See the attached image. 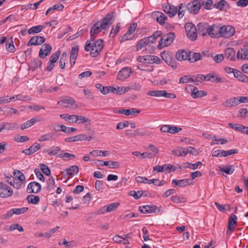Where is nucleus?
Listing matches in <instances>:
<instances>
[{
	"instance_id": "9b49d317",
	"label": "nucleus",
	"mask_w": 248,
	"mask_h": 248,
	"mask_svg": "<svg viewBox=\"0 0 248 248\" xmlns=\"http://www.w3.org/2000/svg\"><path fill=\"white\" fill-rule=\"evenodd\" d=\"M13 194V190L10 186L1 183V198H8L11 197Z\"/></svg>"
},
{
	"instance_id": "5701e85b",
	"label": "nucleus",
	"mask_w": 248,
	"mask_h": 248,
	"mask_svg": "<svg viewBox=\"0 0 248 248\" xmlns=\"http://www.w3.org/2000/svg\"><path fill=\"white\" fill-rule=\"evenodd\" d=\"M189 56V51H186L184 50H178L175 55L176 58L180 61L187 60Z\"/></svg>"
},
{
	"instance_id": "bb28decb",
	"label": "nucleus",
	"mask_w": 248,
	"mask_h": 248,
	"mask_svg": "<svg viewBox=\"0 0 248 248\" xmlns=\"http://www.w3.org/2000/svg\"><path fill=\"white\" fill-rule=\"evenodd\" d=\"M239 104L238 98L233 97L223 103V105L226 107H233Z\"/></svg>"
},
{
	"instance_id": "a19ab883",
	"label": "nucleus",
	"mask_w": 248,
	"mask_h": 248,
	"mask_svg": "<svg viewBox=\"0 0 248 248\" xmlns=\"http://www.w3.org/2000/svg\"><path fill=\"white\" fill-rule=\"evenodd\" d=\"M148 45H149V42L147 40V39L146 38V37L140 39L137 44V45H136L137 51H139V50L145 47L146 46H147Z\"/></svg>"
},
{
	"instance_id": "cd10ccee",
	"label": "nucleus",
	"mask_w": 248,
	"mask_h": 248,
	"mask_svg": "<svg viewBox=\"0 0 248 248\" xmlns=\"http://www.w3.org/2000/svg\"><path fill=\"white\" fill-rule=\"evenodd\" d=\"M225 56L227 59L234 61L235 60V52L231 47H227L225 49Z\"/></svg>"
},
{
	"instance_id": "393cba45",
	"label": "nucleus",
	"mask_w": 248,
	"mask_h": 248,
	"mask_svg": "<svg viewBox=\"0 0 248 248\" xmlns=\"http://www.w3.org/2000/svg\"><path fill=\"white\" fill-rule=\"evenodd\" d=\"M202 55L200 53L194 52L191 51H189V56L188 61L190 62H195L197 61L201 60Z\"/></svg>"
},
{
	"instance_id": "ea45409f",
	"label": "nucleus",
	"mask_w": 248,
	"mask_h": 248,
	"mask_svg": "<svg viewBox=\"0 0 248 248\" xmlns=\"http://www.w3.org/2000/svg\"><path fill=\"white\" fill-rule=\"evenodd\" d=\"M128 90L126 88H120L118 87L117 88H114L109 86V92L113 93H117L119 94H122L124 93L125 92L127 91Z\"/></svg>"
},
{
	"instance_id": "6e6552de",
	"label": "nucleus",
	"mask_w": 248,
	"mask_h": 248,
	"mask_svg": "<svg viewBox=\"0 0 248 248\" xmlns=\"http://www.w3.org/2000/svg\"><path fill=\"white\" fill-rule=\"evenodd\" d=\"M60 54L61 51L59 50L51 55L50 57L47 66L46 68V71H51L53 69L55 66V63L57 61Z\"/></svg>"
},
{
	"instance_id": "e433bc0d",
	"label": "nucleus",
	"mask_w": 248,
	"mask_h": 248,
	"mask_svg": "<svg viewBox=\"0 0 248 248\" xmlns=\"http://www.w3.org/2000/svg\"><path fill=\"white\" fill-rule=\"evenodd\" d=\"M75 103V100L71 97L62 99L58 102V105L63 106L64 107H68L69 105H73Z\"/></svg>"
},
{
	"instance_id": "2f4dec72",
	"label": "nucleus",
	"mask_w": 248,
	"mask_h": 248,
	"mask_svg": "<svg viewBox=\"0 0 248 248\" xmlns=\"http://www.w3.org/2000/svg\"><path fill=\"white\" fill-rule=\"evenodd\" d=\"M19 128L18 125L16 123H3L1 131L4 129L7 130H14Z\"/></svg>"
},
{
	"instance_id": "f257e3e1",
	"label": "nucleus",
	"mask_w": 248,
	"mask_h": 248,
	"mask_svg": "<svg viewBox=\"0 0 248 248\" xmlns=\"http://www.w3.org/2000/svg\"><path fill=\"white\" fill-rule=\"evenodd\" d=\"M175 36L173 32H169L162 36L158 42V49H161L170 45L173 43Z\"/></svg>"
},
{
	"instance_id": "6e6d98bb",
	"label": "nucleus",
	"mask_w": 248,
	"mask_h": 248,
	"mask_svg": "<svg viewBox=\"0 0 248 248\" xmlns=\"http://www.w3.org/2000/svg\"><path fill=\"white\" fill-rule=\"evenodd\" d=\"M186 9V6L185 4L181 3L179 6V10H178V17L179 18H182L184 16V13Z\"/></svg>"
},
{
	"instance_id": "de8ad7c7",
	"label": "nucleus",
	"mask_w": 248,
	"mask_h": 248,
	"mask_svg": "<svg viewBox=\"0 0 248 248\" xmlns=\"http://www.w3.org/2000/svg\"><path fill=\"white\" fill-rule=\"evenodd\" d=\"M27 200L29 203L33 204H36L39 202L40 198L38 196H35L34 195H30L28 196L27 198Z\"/></svg>"
},
{
	"instance_id": "37998d69",
	"label": "nucleus",
	"mask_w": 248,
	"mask_h": 248,
	"mask_svg": "<svg viewBox=\"0 0 248 248\" xmlns=\"http://www.w3.org/2000/svg\"><path fill=\"white\" fill-rule=\"evenodd\" d=\"M91 122V119L82 115H77L75 119V123L78 124H84L85 123H89L90 124Z\"/></svg>"
},
{
	"instance_id": "20e7f679",
	"label": "nucleus",
	"mask_w": 248,
	"mask_h": 248,
	"mask_svg": "<svg viewBox=\"0 0 248 248\" xmlns=\"http://www.w3.org/2000/svg\"><path fill=\"white\" fill-rule=\"evenodd\" d=\"M221 37L228 38L232 36L235 32V29L231 26H224L220 28Z\"/></svg>"
},
{
	"instance_id": "8fccbe9b",
	"label": "nucleus",
	"mask_w": 248,
	"mask_h": 248,
	"mask_svg": "<svg viewBox=\"0 0 248 248\" xmlns=\"http://www.w3.org/2000/svg\"><path fill=\"white\" fill-rule=\"evenodd\" d=\"M95 87L100 90L103 94H107L109 93V86L104 87L100 83H97L95 85Z\"/></svg>"
},
{
	"instance_id": "0eeeda50",
	"label": "nucleus",
	"mask_w": 248,
	"mask_h": 248,
	"mask_svg": "<svg viewBox=\"0 0 248 248\" xmlns=\"http://www.w3.org/2000/svg\"><path fill=\"white\" fill-rule=\"evenodd\" d=\"M112 13L108 14L101 21H100L101 28L103 30H108L112 24Z\"/></svg>"
},
{
	"instance_id": "bf43d9fd",
	"label": "nucleus",
	"mask_w": 248,
	"mask_h": 248,
	"mask_svg": "<svg viewBox=\"0 0 248 248\" xmlns=\"http://www.w3.org/2000/svg\"><path fill=\"white\" fill-rule=\"evenodd\" d=\"M40 168L43 171V172L46 175V176H50L51 174V171L50 169H49L48 167L44 164H41L40 165Z\"/></svg>"
},
{
	"instance_id": "b1692460",
	"label": "nucleus",
	"mask_w": 248,
	"mask_h": 248,
	"mask_svg": "<svg viewBox=\"0 0 248 248\" xmlns=\"http://www.w3.org/2000/svg\"><path fill=\"white\" fill-rule=\"evenodd\" d=\"M213 7L220 11L226 10L230 8L229 5L225 0H220V1L215 3Z\"/></svg>"
},
{
	"instance_id": "c756f323",
	"label": "nucleus",
	"mask_w": 248,
	"mask_h": 248,
	"mask_svg": "<svg viewBox=\"0 0 248 248\" xmlns=\"http://www.w3.org/2000/svg\"><path fill=\"white\" fill-rule=\"evenodd\" d=\"M172 183L174 184L176 186L180 187H184L190 185L189 180L188 179H184L181 180L173 179Z\"/></svg>"
},
{
	"instance_id": "dca6fc26",
	"label": "nucleus",
	"mask_w": 248,
	"mask_h": 248,
	"mask_svg": "<svg viewBox=\"0 0 248 248\" xmlns=\"http://www.w3.org/2000/svg\"><path fill=\"white\" fill-rule=\"evenodd\" d=\"M220 28L219 26L215 24L210 26L208 35L215 38L221 37Z\"/></svg>"
},
{
	"instance_id": "ddd939ff",
	"label": "nucleus",
	"mask_w": 248,
	"mask_h": 248,
	"mask_svg": "<svg viewBox=\"0 0 248 248\" xmlns=\"http://www.w3.org/2000/svg\"><path fill=\"white\" fill-rule=\"evenodd\" d=\"M41 189V185L36 182H31L28 186L27 191L29 193H37Z\"/></svg>"
},
{
	"instance_id": "423d86ee",
	"label": "nucleus",
	"mask_w": 248,
	"mask_h": 248,
	"mask_svg": "<svg viewBox=\"0 0 248 248\" xmlns=\"http://www.w3.org/2000/svg\"><path fill=\"white\" fill-rule=\"evenodd\" d=\"M238 152V150L235 149H231L228 151L217 150L213 152L212 156L215 157H226L233 155L234 154H237Z\"/></svg>"
},
{
	"instance_id": "052dcab7",
	"label": "nucleus",
	"mask_w": 248,
	"mask_h": 248,
	"mask_svg": "<svg viewBox=\"0 0 248 248\" xmlns=\"http://www.w3.org/2000/svg\"><path fill=\"white\" fill-rule=\"evenodd\" d=\"M170 199L172 201L177 203H184L186 202V199L183 197L172 196L170 197Z\"/></svg>"
},
{
	"instance_id": "0e129e2a",
	"label": "nucleus",
	"mask_w": 248,
	"mask_h": 248,
	"mask_svg": "<svg viewBox=\"0 0 248 248\" xmlns=\"http://www.w3.org/2000/svg\"><path fill=\"white\" fill-rule=\"evenodd\" d=\"M132 155L140 158H145V157L150 158V154H147L146 153H141L139 152L136 151L133 152Z\"/></svg>"
},
{
	"instance_id": "6ab92c4d",
	"label": "nucleus",
	"mask_w": 248,
	"mask_h": 248,
	"mask_svg": "<svg viewBox=\"0 0 248 248\" xmlns=\"http://www.w3.org/2000/svg\"><path fill=\"white\" fill-rule=\"evenodd\" d=\"M45 40V38L43 36H34L31 38L27 45L28 46L40 45L44 43Z\"/></svg>"
},
{
	"instance_id": "2eb2a0df",
	"label": "nucleus",
	"mask_w": 248,
	"mask_h": 248,
	"mask_svg": "<svg viewBox=\"0 0 248 248\" xmlns=\"http://www.w3.org/2000/svg\"><path fill=\"white\" fill-rule=\"evenodd\" d=\"M131 72V70L129 68H124L119 72L117 75V79L123 81L130 76Z\"/></svg>"
},
{
	"instance_id": "4468645a",
	"label": "nucleus",
	"mask_w": 248,
	"mask_h": 248,
	"mask_svg": "<svg viewBox=\"0 0 248 248\" xmlns=\"http://www.w3.org/2000/svg\"><path fill=\"white\" fill-rule=\"evenodd\" d=\"M103 30L100 27V21L96 22L91 28L90 31L91 39L93 41L95 39V36L100 32Z\"/></svg>"
},
{
	"instance_id": "4d7b16f0",
	"label": "nucleus",
	"mask_w": 248,
	"mask_h": 248,
	"mask_svg": "<svg viewBox=\"0 0 248 248\" xmlns=\"http://www.w3.org/2000/svg\"><path fill=\"white\" fill-rule=\"evenodd\" d=\"M150 55L140 56L137 57V60L140 62L145 63H150Z\"/></svg>"
},
{
	"instance_id": "f8f14e48",
	"label": "nucleus",
	"mask_w": 248,
	"mask_h": 248,
	"mask_svg": "<svg viewBox=\"0 0 248 248\" xmlns=\"http://www.w3.org/2000/svg\"><path fill=\"white\" fill-rule=\"evenodd\" d=\"M193 87V89H190L191 91V96L193 98H197L202 97L207 95V92L204 91H199L196 87H193L191 85H189L188 87H186V90H187V88Z\"/></svg>"
},
{
	"instance_id": "c9c22d12",
	"label": "nucleus",
	"mask_w": 248,
	"mask_h": 248,
	"mask_svg": "<svg viewBox=\"0 0 248 248\" xmlns=\"http://www.w3.org/2000/svg\"><path fill=\"white\" fill-rule=\"evenodd\" d=\"M172 154L175 156H185L186 155V153L185 148L177 147L172 151Z\"/></svg>"
},
{
	"instance_id": "338daca9",
	"label": "nucleus",
	"mask_w": 248,
	"mask_h": 248,
	"mask_svg": "<svg viewBox=\"0 0 248 248\" xmlns=\"http://www.w3.org/2000/svg\"><path fill=\"white\" fill-rule=\"evenodd\" d=\"M120 29V26L119 24H118L115 29L113 28H112L111 32L109 34V37L114 38L116 35L119 32Z\"/></svg>"
},
{
	"instance_id": "4c0bfd02",
	"label": "nucleus",
	"mask_w": 248,
	"mask_h": 248,
	"mask_svg": "<svg viewBox=\"0 0 248 248\" xmlns=\"http://www.w3.org/2000/svg\"><path fill=\"white\" fill-rule=\"evenodd\" d=\"M202 165L201 161H198L195 164H192L189 162H185L183 163L182 167L184 168H189L191 170H196L198 167Z\"/></svg>"
},
{
	"instance_id": "13d9d810",
	"label": "nucleus",
	"mask_w": 248,
	"mask_h": 248,
	"mask_svg": "<svg viewBox=\"0 0 248 248\" xmlns=\"http://www.w3.org/2000/svg\"><path fill=\"white\" fill-rule=\"evenodd\" d=\"M6 49L11 52H14L15 51V46L13 41L11 40L10 41L9 40L6 43Z\"/></svg>"
},
{
	"instance_id": "473e14b6",
	"label": "nucleus",
	"mask_w": 248,
	"mask_h": 248,
	"mask_svg": "<svg viewBox=\"0 0 248 248\" xmlns=\"http://www.w3.org/2000/svg\"><path fill=\"white\" fill-rule=\"evenodd\" d=\"M219 170L224 172L227 174H232L234 171V168L232 165H227L226 166H219Z\"/></svg>"
},
{
	"instance_id": "58836bf2",
	"label": "nucleus",
	"mask_w": 248,
	"mask_h": 248,
	"mask_svg": "<svg viewBox=\"0 0 248 248\" xmlns=\"http://www.w3.org/2000/svg\"><path fill=\"white\" fill-rule=\"evenodd\" d=\"M38 118H33L30 120L24 123L21 126V129H24L34 125L36 122L39 121Z\"/></svg>"
},
{
	"instance_id": "69168bd1",
	"label": "nucleus",
	"mask_w": 248,
	"mask_h": 248,
	"mask_svg": "<svg viewBox=\"0 0 248 248\" xmlns=\"http://www.w3.org/2000/svg\"><path fill=\"white\" fill-rule=\"evenodd\" d=\"M64 8V6L62 4H55L52 7H50L47 10V12H50L52 11L57 10L59 11H62Z\"/></svg>"
},
{
	"instance_id": "e2e57ef3",
	"label": "nucleus",
	"mask_w": 248,
	"mask_h": 248,
	"mask_svg": "<svg viewBox=\"0 0 248 248\" xmlns=\"http://www.w3.org/2000/svg\"><path fill=\"white\" fill-rule=\"evenodd\" d=\"M133 35H131V34H129L128 32L123 35L120 40L121 43L128 40H131L133 39Z\"/></svg>"
},
{
	"instance_id": "72a5a7b5",
	"label": "nucleus",
	"mask_w": 248,
	"mask_h": 248,
	"mask_svg": "<svg viewBox=\"0 0 248 248\" xmlns=\"http://www.w3.org/2000/svg\"><path fill=\"white\" fill-rule=\"evenodd\" d=\"M42 62L39 59H34L31 61L30 62V67L33 70L38 68H40L42 65Z\"/></svg>"
},
{
	"instance_id": "9d476101",
	"label": "nucleus",
	"mask_w": 248,
	"mask_h": 248,
	"mask_svg": "<svg viewBox=\"0 0 248 248\" xmlns=\"http://www.w3.org/2000/svg\"><path fill=\"white\" fill-rule=\"evenodd\" d=\"M161 56L163 60L174 69L177 68V64L175 60L173 59L168 53L164 52L161 53Z\"/></svg>"
},
{
	"instance_id": "3c124183",
	"label": "nucleus",
	"mask_w": 248,
	"mask_h": 248,
	"mask_svg": "<svg viewBox=\"0 0 248 248\" xmlns=\"http://www.w3.org/2000/svg\"><path fill=\"white\" fill-rule=\"evenodd\" d=\"M208 81H211L212 82L216 83H220L223 82L222 79L217 77L215 73L209 74V78H208Z\"/></svg>"
},
{
	"instance_id": "603ef678",
	"label": "nucleus",
	"mask_w": 248,
	"mask_h": 248,
	"mask_svg": "<svg viewBox=\"0 0 248 248\" xmlns=\"http://www.w3.org/2000/svg\"><path fill=\"white\" fill-rule=\"evenodd\" d=\"M164 91H149L147 92V94L150 96H155V97H161V96H164Z\"/></svg>"
},
{
	"instance_id": "f3484780",
	"label": "nucleus",
	"mask_w": 248,
	"mask_h": 248,
	"mask_svg": "<svg viewBox=\"0 0 248 248\" xmlns=\"http://www.w3.org/2000/svg\"><path fill=\"white\" fill-rule=\"evenodd\" d=\"M51 49L52 47L49 44H44L39 51V57L42 59H45L50 54Z\"/></svg>"
},
{
	"instance_id": "09e8293b",
	"label": "nucleus",
	"mask_w": 248,
	"mask_h": 248,
	"mask_svg": "<svg viewBox=\"0 0 248 248\" xmlns=\"http://www.w3.org/2000/svg\"><path fill=\"white\" fill-rule=\"evenodd\" d=\"M120 203L117 202L110 203L106 205V211L107 212H111L115 211L119 206Z\"/></svg>"
},
{
	"instance_id": "412c9836",
	"label": "nucleus",
	"mask_w": 248,
	"mask_h": 248,
	"mask_svg": "<svg viewBox=\"0 0 248 248\" xmlns=\"http://www.w3.org/2000/svg\"><path fill=\"white\" fill-rule=\"evenodd\" d=\"M78 50L79 48L78 46H76L75 47L72 48L70 56V62L72 67L76 63Z\"/></svg>"
},
{
	"instance_id": "79ce46f5",
	"label": "nucleus",
	"mask_w": 248,
	"mask_h": 248,
	"mask_svg": "<svg viewBox=\"0 0 248 248\" xmlns=\"http://www.w3.org/2000/svg\"><path fill=\"white\" fill-rule=\"evenodd\" d=\"M55 133H48L46 134L42 135L40 137L39 139V141H48L50 140H52L55 139L54 138Z\"/></svg>"
},
{
	"instance_id": "864d4df0",
	"label": "nucleus",
	"mask_w": 248,
	"mask_h": 248,
	"mask_svg": "<svg viewBox=\"0 0 248 248\" xmlns=\"http://www.w3.org/2000/svg\"><path fill=\"white\" fill-rule=\"evenodd\" d=\"M78 167L76 165H74L70 167L69 168L66 169L64 170L66 172V173L69 175H73V172L76 173V174L78 172Z\"/></svg>"
},
{
	"instance_id": "4be33fe9",
	"label": "nucleus",
	"mask_w": 248,
	"mask_h": 248,
	"mask_svg": "<svg viewBox=\"0 0 248 248\" xmlns=\"http://www.w3.org/2000/svg\"><path fill=\"white\" fill-rule=\"evenodd\" d=\"M126 136L130 137H136L137 136H143L146 135L144 131H142L141 129H137L132 132L131 130H126L125 131Z\"/></svg>"
},
{
	"instance_id": "a18cd8bd",
	"label": "nucleus",
	"mask_w": 248,
	"mask_h": 248,
	"mask_svg": "<svg viewBox=\"0 0 248 248\" xmlns=\"http://www.w3.org/2000/svg\"><path fill=\"white\" fill-rule=\"evenodd\" d=\"M197 80L194 79V77H191L190 76H185L182 77L179 79L180 83H186L189 82H193L195 83Z\"/></svg>"
},
{
	"instance_id": "f03ea898",
	"label": "nucleus",
	"mask_w": 248,
	"mask_h": 248,
	"mask_svg": "<svg viewBox=\"0 0 248 248\" xmlns=\"http://www.w3.org/2000/svg\"><path fill=\"white\" fill-rule=\"evenodd\" d=\"M103 41L99 39L93 42L92 45L90 55L93 57L97 56L101 52L103 48Z\"/></svg>"
},
{
	"instance_id": "f704fd0d",
	"label": "nucleus",
	"mask_w": 248,
	"mask_h": 248,
	"mask_svg": "<svg viewBox=\"0 0 248 248\" xmlns=\"http://www.w3.org/2000/svg\"><path fill=\"white\" fill-rule=\"evenodd\" d=\"M238 59H248V49L247 48H241L238 51L237 54Z\"/></svg>"
},
{
	"instance_id": "c85d7f7f",
	"label": "nucleus",
	"mask_w": 248,
	"mask_h": 248,
	"mask_svg": "<svg viewBox=\"0 0 248 248\" xmlns=\"http://www.w3.org/2000/svg\"><path fill=\"white\" fill-rule=\"evenodd\" d=\"M153 15L156 18V21L160 24H164L165 21L167 18V17L163 13L158 11L155 12Z\"/></svg>"
},
{
	"instance_id": "774afa93",
	"label": "nucleus",
	"mask_w": 248,
	"mask_h": 248,
	"mask_svg": "<svg viewBox=\"0 0 248 248\" xmlns=\"http://www.w3.org/2000/svg\"><path fill=\"white\" fill-rule=\"evenodd\" d=\"M28 210V207H22L20 208H13L14 214L20 215L27 212Z\"/></svg>"
},
{
	"instance_id": "c03bdc74",
	"label": "nucleus",
	"mask_w": 248,
	"mask_h": 248,
	"mask_svg": "<svg viewBox=\"0 0 248 248\" xmlns=\"http://www.w3.org/2000/svg\"><path fill=\"white\" fill-rule=\"evenodd\" d=\"M44 27L42 25H38L36 26H33L31 28L28 30V33L29 34L37 33L41 31L44 29Z\"/></svg>"
},
{
	"instance_id": "1a4fd4ad",
	"label": "nucleus",
	"mask_w": 248,
	"mask_h": 248,
	"mask_svg": "<svg viewBox=\"0 0 248 248\" xmlns=\"http://www.w3.org/2000/svg\"><path fill=\"white\" fill-rule=\"evenodd\" d=\"M237 217L235 215L232 214L228 220L227 233H231L233 232L237 224Z\"/></svg>"
},
{
	"instance_id": "680f3d73",
	"label": "nucleus",
	"mask_w": 248,
	"mask_h": 248,
	"mask_svg": "<svg viewBox=\"0 0 248 248\" xmlns=\"http://www.w3.org/2000/svg\"><path fill=\"white\" fill-rule=\"evenodd\" d=\"M55 179L53 177L49 178L47 181V188L48 190L52 189L55 186Z\"/></svg>"
},
{
	"instance_id": "a878e982",
	"label": "nucleus",
	"mask_w": 248,
	"mask_h": 248,
	"mask_svg": "<svg viewBox=\"0 0 248 248\" xmlns=\"http://www.w3.org/2000/svg\"><path fill=\"white\" fill-rule=\"evenodd\" d=\"M94 134L93 131H90V135L87 136L85 134H80L74 136L75 141H82L83 140L90 141L92 139V137Z\"/></svg>"
},
{
	"instance_id": "a211bd4d",
	"label": "nucleus",
	"mask_w": 248,
	"mask_h": 248,
	"mask_svg": "<svg viewBox=\"0 0 248 248\" xmlns=\"http://www.w3.org/2000/svg\"><path fill=\"white\" fill-rule=\"evenodd\" d=\"M209 27L207 23H200L197 25L198 32L202 36L208 35Z\"/></svg>"
},
{
	"instance_id": "aec40b11",
	"label": "nucleus",
	"mask_w": 248,
	"mask_h": 248,
	"mask_svg": "<svg viewBox=\"0 0 248 248\" xmlns=\"http://www.w3.org/2000/svg\"><path fill=\"white\" fill-rule=\"evenodd\" d=\"M114 112L119 114H124L126 116H129L131 115H134L135 113L139 114L140 112V110L135 108H131L127 109L122 108L119 110L114 111Z\"/></svg>"
},
{
	"instance_id": "39448f33",
	"label": "nucleus",
	"mask_w": 248,
	"mask_h": 248,
	"mask_svg": "<svg viewBox=\"0 0 248 248\" xmlns=\"http://www.w3.org/2000/svg\"><path fill=\"white\" fill-rule=\"evenodd\" d=\"M162 8L163 11L170 17L174 16L178 12L177 7L170 4L169 3L163 4Z\"/></svg>"
},
{
	"instance_id": "7c9ffc66",
	"label": "nucleus",
	"mask_w": 248,
	"mask_h": 248,
	"mask_svg": "<svg viewBox=\"0 0 248 248\" xmlns=\"http://www.w3.org/2000/svg\"><path fill=\"white\" fill-rule=\"evenodd\" d=\"M228 125L232 129L240 132L243 134L245 132V130L248 129V126H243L240 124L229 123Z\"/></svg>"
},
{
	"instance_id": "7ed1b4c3",
	"label": "nucleus",
	"mask_w": 248,
	"mask_h": 248,
	"mask_svg": "<svg viewBox=\"0 0 248 248\" xmlns=\"http://www.w3.org/2000/svg\"><path fill=\"white\" fill-rule=\"evenodd\" d=\"M186 9L188 11L193 14H197L201 8V0H194L186 5Z\"/></svg>"
},
{
	"instance_id": "5fc2aeb1",
	"label": "nucleus",
	"mask_w": 248,
	"mask_h": 248,
	"mask_svg": "<svg viewBox=\"0 0 248 248\" xmlns=\"http://www.w3.org/2000/svg\"><path fill=\"white\" fill-rule=\"evenodd\" d=\"M187 37L191 40H195L197 38V32L196 28H192V30L186 33Z\"/></svg>"
},
{
	"instance_id": "49530a36",
	"label": "nucleus",
	"mask_w": 248,
	"mask_h": 248,
	"mask_svg": "<svg viewBox=\"0 0 248 248\" xmlns=\"http://www.w3.org/2000/svg\"><path fill=\"white\" fill-rule=\"evenodd\" d=\"M57 127H60V130H62V132L65 133L66 134H70L71 133L75 132L77 130V129L74 127H67L64 125H57Z\"/></svg>"
}]
</instances>
